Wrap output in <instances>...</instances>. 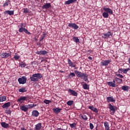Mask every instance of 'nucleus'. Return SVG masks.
<instances>
[{
  "instance_id": "f257e3e1",
  "label": "nucleus",
  "mask_w": 130,
  "mask_h": 130,
  "mask_svg": "<svg viewBox=\"0 0 130 130\" xmlns=\"http://www.w3.org/2000/svg\"><path fill=\"white\" fill-rule=\"evenodd\" d=\"M43 77L42 74L40 73H35L30 77V80L31 82H38Z\"/></svg>"
},
{
  "instance_id": "f03ea898",
  "label": "nucleus",
  "mask_w": 130,
  "mask_h": 130,
  "mask_svg": "<svg viewBox=\"0 0 130 130\" xmlns=\"http://www.w3.org/2000/svg\"><path fill=\"white\" fill-rule=\"evenodd\" d=\"M75 73L76 76L78 77V78H81V79H83V80L84 81H85V82H87V81H88V77H89L88 74H86L85 73H83L78 71H75Z\"/></svg>"
},
{
  "instance_id": "7ed1b4c3",
  "label": "nucleus",
  "mask_w": 130,
  "mask_h": 130,
  "mask_svg": "<svg viewBox=\"0 0 130 130\" xmlns=\"http://www.w3.org/2000/svg\"><path fill=\"white\" fill-rule=\"evenodd\" d=\"M103 10L105 11V12L103 13V17H104V18H108V17H109V14L113 15V11L110 8H104Z\"/></svg>"
},
{
  "instance_id": "20e7f679",
  "label": "nucleus",
  "mask_w": 130,
  "mask_h": 130,
  "mask_svg": "<svg viewBox=\"0 0 130 130\" xmlns=\"http://www.w3.org/2000/svg\"><path fill=\"white\" fill-rule=\"evenodd\" d=\"M113 34L111 31H108L107 32L102 34V37L103 39H108L109 38H111L112 37Z\"/></svg>"
},
{
  "instance_id": "39448f33",
  "label": "nucleus",
  "mask_w": 130,
  "mask_h": 130,
  "mask_svg": "<svg viewBox=\"0 0 130 130\" xmlns=\"http://www.w3.org/2000/svg\"><path fill=\"white\" fill-rule=\"evenodd\" d=\"M18 83L21 85H24L27 83V77L22 76L21 78H19L18 79Z\"/></svg>"
},
{
  "instance_id": "423d86ee",
  "label": "nucleus",
  "mask_w": 130,
  "mask_h": 130,
  "mask_svg": "<svg viewBox=\"0 0 130 130\" xmlns=\"http://www.w3.org/2000/svg\"><path fill=\"white\" fill-rule=\"evenodd\" d=\"M110 62H111V59L103 60L101 62V66L102 67H107V66H108Z\"/></svg>"
},
{
  "instance_id": "0eeeda50",
  "label": "nucleus",
  "mask_w": 130,
  "mask_h": 130,
  "mask_svg": "<svg viewBox=\"0 0 130 130\" xmlns=\"http://www.w3.org/2000/svg\"><path fill=\"white\" fill-rule=\"evenodd\" d=\"M68 93H70V95H71L72 96H74L75 97H77V96H78V92H77L76 91L69 88L68 90Z\"/></svg>"
},
{
  "instance_id": "6e6552de",
  "label": "nucleus",
  "mask_w": 130,
  "mask_h": 130,
  "mask_svg": "<svg viewBox=\"0 0 130 130\" xmlns=\"http://www.w3.org/2000/svg\"><path fill=\"white\" fill-rule=\"evenodd\" d=\"M68 27H70L71 28H73L75 30H77V29H79V26L77 25L75 23H70L68 24Z\"/></svg>"
},
{
  "instance_id": "1a4fd4ad",
  "label": "nucleus",
  "mask_w": 130,
  "mask_h": 130,
  "mask_svg": "<svg viewBox=\"0 0 130 130\" xmlns=\"http://www.w3.org/2000/svg\"><path fill=\"white\" fill-rule=\"evenodd\" d=\"M109 108L111 111V115H113V114L115 113V108L114 106H112L111 104H109Z\"/></svg>"
},
{
  "instance_id": "9d476101",
  "label": "nucleus",
  "mask_w": 130,
  "mask_h": 130,
  "mask_svg": "<svg viewBox=\"0 0 130 130\" xmlns=\"http://www.w3.org/2000/svg\"><path fill=\"white\" fill-rule=\"evenodd\" d=\"M26 100H27V96H21L17 99V102H19V103H23V102L26 101Z\"/></svg>"
},
{
  "instance_id": "9b49d317",
  "label": "nucleus",
  "mask_w": 130,
  "mask_h": 130,
  "mask_svg": "<svg viewBox=\"0 0 130 130\" xmlns=\"http://www.w3.org/2000/svg\"><path fill=\"white\" fill-rule=\"evenodd\" d=\"M37 54H39V55H46L48 52L46 50H41V51H38L36 52Z\"/></svg>"
},
{
  "instance_id": "f8f14e48",
  "label": "nucleus",
  "mask_w": 130,
  "mask_h": 130,
  "mask_svg": "<svg viewBox=\"0 0 130 130\" xmlns=\"http://www.w3.org/2000/svg\"><path fill=\"white\" fill-rule=\"evenodd\" d=\"M107 102L108 103H110V102H112L113 103H115V99L113 98V96H108L107 98Z\"/></svg>"
},
{
  "instance_id": "ddd939ff",
  "label": "nucleus",
  "mask_w": 130,
  "mask_h": 130,
  "mask_svg": "<svg viewBox=\"0 0 130 130\" xmlns=\"http://www.w3.org/2000/svg\"><path fill=\"white\" fill-rule=\"evenodd\" d=\"M20 109L22 110V111H24V112H27L28 111V108L27 105H23L20 106Z\"/></svg>"
},
{
  "instance_id": "4468645a",
  "label": "nucleus",
  "mask_w": 130,
  "mask_h": 130,
  "mask_svg": "<svg viewBox=\"0 0 130 130\" xmlns=\"http://www.w3.org/2000/svg\"><path fill=\"white\" fill-rule=\"evenodd\" d=\"M50 8H51V4L50 3H46L42 6V9L44 10H48Z\"/></svg>"
},
{
  "instance_id": "2eb2a0df",
  "label": "nucleus",
  "mask_w": 130,
  "mask_h": 130,
  "mask_svg": "<svg viewBox=\"0 0 130 130\" xmlns=\"http://www.w3.org/2000/svg\"><path fill=\"white\" fill-rule=\"evenodd\" d=\"M1 57L2 58H8V57L11 56V54L9 53H3L1 55Z\"/></svg>"
},
{
  "instance_id": "dca6fc26",
  "label": "nucleus",
  "mask_w": 130,
  "mask_h": 130,
  "mask_svg": "<svg viewBox=\"0 0 130 130\" xmlns=\"http://www.w3.org/2000/svg\"><path fill=\"white\" fill-rule=\"evenodd\" d=\"M14 11L11 10H7L4 12V15H9V16H13L14 15Z\"/></svg>"
},
{
  "instance_id": "f3484780",
  "label": "nucleus",
  "mask_w": 130,
  "mask_h": 130,
  "mask_svg": "<svg viewBox=\"0 0 130 130\" xmlns=\"http://www.w3.org/2000/svg\"><path fill=\"white\" fill-rule=\"evenodd\" d=\"M31 115L34 117H38L39 116V112L37 110H34L32 112Z\"/></svg>"
},
{
  "instance_id": "a211bd4d",
  "label": "nucleus",
  "mask_w": 130,
  "mask_h": 130,
  "mask_svg": "<svg viewBox=\"0 0 130 130\" xmlns=\"http://www.w3.org/2000/svg\"><path fill=\"white\" fill-rule=\"evenodd\" d=\"M68 62L69 67H71V68H76V67H77V65L74 64L70 59H68Z\"/></svg>"
},
{
  "instance_id": "6ab92c4d",
  "label": "nucleus",
  "mask_w": 130,
  "mask_h": 130,
  "mask_svg": "<svg viewBox=\"0 0 130 130\" xmlns=\"http://www.w3.org/2000/svg\"><path fill=\"white\" fill-rule=\"evenodd\" d=\"M11 106V102H7L4 104L3 106L2 107L4 108V109H8L9 107Z\"/></svg>"
},
{
  "instance_id": "aec40b11",
  "label": "nucleus",
  "mask_w": 130,
  "mask_h": 130,
  "mask_svg": "<svg viewBox=\"0 0 130 130\" xmlns=\"http://www.w3.org/2000/svg\"><path fill=\"white\" fill-rule=\"evenodd\" d=\"M42 125V124L41 123H39L37 124L35 127V130H40L41 129V126Z\"/></svg>"
},
{
  "instance_id": "412c9836",
  "label": "nucleus",
  "mask_w": 130,
  "mask_h": 130,
  "mask_svg": "<svg viewBox=\"0 0 130 130\" xmlns=\"http://www.w3.org/2000/svg\"><path fill=\"white\" fill-rule=\"evenodd\" d=\"M89 109H90V110H92L93 111V112H95V113H98V109L97 108H94L93 106H89L88 107Z\"/></svg>"
},
{
  "instance_id": "4be33fe9",
  "label": "nucleus",
  "mask_w": 130,
  "mask_h": 130,
  "mask_svg": "<svg viewBox=\"0 0 130 130\" xmlns=\"http://www.w3.org/2000/svg\"><path fill=\"white\" fill-rule=\"evenodd\" d=\"M77 0H68L64 3V5H71V4H74Z\"/></svg>"
},
{
  "instance_id": "5701e85b",
  "label": "nucleus",
  "mask_w": 130,
  "mask_h": 130,
  "mask_svg": "<svg viewBox=\"0 0 130 130\" xmlns=\"http://www.w3.org/2000/svg\"><path fill=\"white\" fill-rule=\"evenodd\" d=\"M62 110V109H59V108H56L53 109V112L55 113L56 114L59 113L60 111Z\"/></svg>"
},
{
  "instance_id": "b1692460",
  "label": "nucleus",
  "mask_w": 130,
  "mask_h": 130,
  "mask_svg": "<svg viewBox=\"0 0 130 130\" xmlns=\"http://www.w3.org/2000/svg\"><path fill=\"white\" fill-rule=\"evenodd\" d=\"M18 91L20 92V93H25L27 92V88L26 87H21L18 89Z\"/></svg>"
},
{
  "instance_id": "393cba45",
  "label": "nucleus",
  "mask_w": 130,
  "mask_h": 130,
  "mask_svg": "<svg viewBox=\"0 0 130 130\" xmlns=\"http://www.w3.org/2000/svg\"><path fill=\"white\" fill-rule=\"evenodd\" d=\"M1 125H2V127H4V128H8V127H9V124H8L5 122H2Z\"/></svg>"
},
{
  "instance_id": "a878e982",
  "label": "nucleus",
  "mask_w": 130,
  "mask_h": 130,
  "mask_svg": "<svg viewBox=\"0 0 130 130\" xmlns=\"http://www.w3.org/2000/svg\"><path fill=\"white\" fill-rule=\"evenodd\" d=\"M82 87L84 90H89L90 86L87 84V83H84L82 85Z\"/></svg>"
},
{
  "instance_id": "bb28decb",
  "label": "nucleus",
  "mask_w": 130,
  "mask_h": 130,
  "mask_svg": "<svg viewBox=\"0 0 130 130\" xmlns=\"http://www.w3.org/2000/svg\"><path fill=\"white\" fill-rule=\"evenodd\" d=\"M107 84L108 86H109L110 87H116V84L113 83V82H108Z\"/></svg>"
},
{
  "instance_id": "cd10ccee",
  "label": "nucleus",
  "mask_w": 130,
  "mask_h": 130,
  "mask_svg": "<svg viewBox=\"0 0 130 130\" xmlns=\"http://www.w3.org/2000/svg\"><path fill=\"white\" fill-rule=\"evenodd\" d=\"M73 40L76 43H80V40L78 37H74L73 38Z\"/></svg>"
},
{
  "instance_id": "c85d7f7f",
  "label": "nucleus",
  "mask_w": 130,
  "mask_h": 130,
  "mask_svg": "<svg viewBox=\"0 0 130 130\" xmlns=\"http://www.w3.org/2000/svg\"><path fill=\"white\" fill-rule=\"evenodd\" d=\"M104 126L106 130H109V124L107 122V121H105L104 122Z\"/></svg>"
},
{
  "instance_id": "c756f323",
  "label": "nucleus",
  "mask_w": 130,
  "mask_h": 130,
  "mask_svg": "<svg viewBox=\"0 0 130 130\" xmlns=\"http://www.w3.org/2000/svg\"><path fill=\"white\" fill-rule=\"evenodd\" d=\"M122 90H123V91H128V89H129V87L127 86H122Z\"/></svg>"
},
{
  "instance_id": "7c9ffc66",
  "label": "nucleus",
  "mask_w": 130,
  "mask_h": 130,
  "mask_svg": "<svg viewBox=\"0 0 130 130\" xmlns=\"http://www.w3.org/2000/svg\"><path fill=\"white\" fill-rule=\"evenodd\" d=\"M6 100H7V97H6V96H0V102H4V101H6Z\"/></svg>"
},
{
  "instance_id": "2f4dec72",
  "label": "nucleus",
  "mask_w": 130,
  "mask_h": 130,
  "mask_svg": "<svg viewBox=\"0 0 130 130\" xmlns=\"http://www.w3.org/2000/svg\"><path fill=\"white\" fill-rule=\"evenodd\" d=\"M74 77H76V74L75 73H71L69 74V78L72 79V78H74Z\"/></svg>"
},
{
  "instance_id": "473e14b6",
  "label": "nucleus",
  "mask_w": 130,
  "mask_h": 130,
  "mask_svg": "<svg viewBox=\"0 0 130 130\" xmlns=\"http://www.w3.org/2000/svg\"><path fill=\"white\" fill-rule=\"evenodd\" d=\"M115 81L117 82V83L121 84V83L122 82V79L118 78H115Z\"/></svg>"
},
{
  "instance_id": "72a5a7b5",
  "label": "nucleus",
  "mask_w": 130,
  "mask_h": 130,
  "mask_svg": "<svg viewBox=\"0 0 130 130\" xmlns=\"http://www.w3.org/2000/svg\"><path fill=\"white\" fill-rule=\"evenodd\" d=\"M123 74H127V72L130 71L129 68L126 69H122Z\"/></svg>"
},
{
  "instance_id": "f704fd0d",
  "label": "nucleus",
  "mask_w": 130,
  "mask_h": 130,
  "mask_svg": "<svg viewBox=\"0 0 130 130\" xmlns=\"http://www.w3.org/2000/svg\"><path fill=\"white\" fill-rule=\"evenodd\" d=\"M25 30H26V28H25V27H19V29L18 30L20 33H22V32H25Z\"/></svg>"
},
{
  "instance_id": "c9c22d12",
  "label": "nucleus",
  "mask_w": 130,
  "mask_h": 130,
  "mask_svg": "<svg viewBox=\"0 0 130 130\" xmlns=\"http://www.w3.org/2000/svg\"><path fill=\"white\" fill-rule=\"evenodd\" d=\"M67 105H68L69 106H72V105H73L74 104V101H69L67 103Z\"/></svg>"
},
{
  "instance_id": "e433bc0d",
  "label": "nucleus",
  "mask_w": 130,
  "mask_h": 130,
  "mask_svg": "<svg viewBox=\"0 0 130 130\" xmlns=\"http://www.w3.org/2000/svg\"><path fill=\"white\" fill-rule=\"evenodd\" d=\"M69 125L71 127V128H76L77 124H76V123H73L72 124H69Z\"/></svg>"
},
{
  "instance_id": "4c0bfd02",
  "label": "nucleus",
  "mask_w": 130,
  "mask_h": 130,
  "mask_svg": "<svg viewBox=\"0 0 130 130\" xmlns=\"http://www.w3.org/2000/svg\"><path fill=\"white\" fill-rule=\"evenodd\" d=\"M81 118L83 119V120H88V117L85 115H82L81 116Z\"/></svg>"
},
{
  "instance_id": "58836bf2",
  "label": "nucleus",
  "mask_w": 130,
  "mask_h": 130,
  "mask_svg": "<svg viewBox=\"0 0 130 130\" xmlns=\"http://www.w3.org/2000/svg\"><path fill=\"white\" fill-rule=\"evenodd\" d=\"M35 106H36V105H34V104L27 105V107L28 109L32 108V107H35Z\"/></svg>"
},
{
  "instance_id": "ea45409f",
  "label": "nucleus",
  "mask_w": 130,
  "mask_h": 130,
  "mask_svg": "<svg viewBox=\"0 0 130 130\" xmlns=\"http://www.w3.org/2000/svg\"><path fill=\"white\" fill-rule=\"evenodd\" d=\"M23 13L24 14H28V13H29V9H28V8H24Z\"/></svg>"
},
{
  "instance_id": "a19ab883",
  "label": "nucleus",
  "mask_w": 130,
  "mask_h": 130,
  "mask_svg": "<svg viewBox=\"0 0 130 130\" xmlns=\"http://www.w3.org/2000/svg\"><path fill=\"white\" fill-rule=\"evenodd\" d=\"M5 113H7V114H9L10 115H11V114L12 113V111H11V110H6Z\"/></svg>"
},
{
  "instance_id": "79ce46f5",
  "label": "nucleus",
  "mask_w": 130,
  "mask_h": 130,
  "mask_svg": "<svg viewBox=\"0 0 130 130\" xmlns=\"http://www.w3.org/2000/svg\"><path fill=\"white\" fill-rule=\"evenodd\" d=\"M46 36V34H44L42 37L40 39V41H42L44 38H45V37Z\"/></svg>"
},
{
  "instance_id": "37998d69",
  "label": "nucleus",
  "mask_w": 130,
  "mask_h": 130,
  "mask_svg": "<svg viewBox=\"0 0 130 130\" xmlns=\"http://www.w3.org/2000/svg\"><path fill=\"white\" fill-rule=\"evenodd\" d=\"M20 66L21 68H25V67H26V66H27V64H26V63H25V62L23 63V62H22L21 63V64H20Z\"/></svg>"
},
{
  "instance_id": "c03bdc74",
  "label": "nucleus",
  "mask_w": 130,
  "mask_h": 130,
  "mask_svg": "<svg viewBox=\"0 0 130 130\" xmlns=\"http://www.w3.org/2000/svg\"><path fill=\"white\" fill-rule=\"evenodd\" d=\"M14 58L15 60H18V59H20V56L16 55L14 56Z\"/></svg>"
},
{
  "instance_id": "a18cd8bd",
  "label": "nucleus",
  "mask_w": 130,
  "mask_h": 130,
  "mask_svg": "<svg viewBox=\"0 0 130 130\" xmlns=\"http://www.w3.org/2000/svg\"><path fill=\"white\" fill-rule=\"evenodd\" d=\"M44 103H45L46 104H49V103H50V102H51V101H49V100H46L44 101Z\"/></svg>"
},
{
  "instance_id": "49530a36",
  "label": "nucleus",
  "mask_w": 130,
  "mask_h": 130,
  "mask_svg": "<svg viewBox=\"0 0 130 130\" xmlns=\"http://www.w3.org/2000/svg\"><path fill=\"white\" fill-rule=\"evenodd\" d=\"M89 127H90V129H93L94 128V125H93L92 124V123H90Z\"/></svg>"
},
{
  "instance_id": "de8ad7c7",
  "label": "nucleus",
  "mask_w": 130,
  "mask_h": 130,
  "mask_svg": "<svg viewBox=\"0 0 130 130\" xmlns=\"http://www.w3.org/2000/svg\"><path fill=\"white\" fill-rule=\"evenodd\" d=\"M116 76H117V77H118L119 78H120L121 79H123V76H122V75L119 74H116Z\"/></svg>"
},
{
  "instance_id": "09e8293b",
  "label": "nucleus",
  "mask_w": 130,
  "mask_h": 130,
  "mask_svg": "<svg viewBox=\"0 0 130 130\" xmlns=\"http://www.w3.org/2000/svg\"><path fill=\"white\" fill-rule=\"evenodd\" d=\"M24 33H26V34H27L28 35H31V32L28 31L27 29H25Z\"/></svg>"
},
{
  "instance_id": "8fccbe9b",
  "label": "nucleus",
  "mask_w": 130,
  "mask_h": 130,
  "mask_svg": "<svg viewBox=\"0 0 130 130\" xmlns=\"http://www.w3.org/2000/svg\"><path fill=\"white\" fill-rule=\"evenodd\" d=\"M9 6V2L8 1H6L3 5V7H7Z\"/></svg>"
},
{
  "instance_id": "3c124183",
  "label": "nucleus",
  "mask_w": 130,
  "mask_h": 130,
  "mask_svg": "<svg viewBox=\"0 0 130 130\" xmlns=\"http://www.w3.org/2000/svg\"><path fill=\"white\" fill-rule=\"evenodd\" d=\"M118 72L119 73V74H122L123 73L122 68L119 69Z\"/></svg>"
},
{
  "instance_id": "603ef678",
  "label": "nucleus",
  "mask_w": 130,
  "mask_h": 130,
  "mask_svg": "<svg viewBox=\"0 0 130 130\" xmlns=\"http://www.w3.org/2000/svg\"><path fill=\"white\" fill-rule=\"evenodd\" d=\"M23 26H24L23 23H20V25H18V28H24Z\"/></svg>"
},
{
  "instance_id": "864d4df0",
  "label": "nucleus",
  "mask_w": 130,
  "mask_h": 130,
  "mask_svg": "<svg viewBox=\"0 0 130 130\" xmlns=\"http://www.w3.org/2000/svg\"><path fill=\"white\" fill-rule=\"evenodd\" d=\"M88 59H90V60H92V59H93V58H92V57H91V56H88Z\"/></svg>"
},
{
  "instance_id": "5fc2aeb1",
  "label": "nucleus",
  "mask_w": 130,
  "mask_h": 130,
  "mask_svg": "<svg viewBox=\"0 0 130 130\" xmlns=\"http://www.w3.org/2000/svg\"><path fill=\"white\" fill-rule=\"evenodd\" d=\"M57 130H63V129H62L61 128H57Z\"/></svg>"
},
{
  "instance_id": "6e6d98bb",
  "label": "nucleus",
  "mask_w": 130,
  "mask_h": 130,
  "mask_svg": "<svg viewBox=\"0 0 130 130\" xmlns=\"http://www.w3.org/2000/svg\"><path fill=\"white\" fill-rule=\"evenodd\" d=\"M115 79L113 80V82H112L113 83V84H115Z\"/></svg>"
},
{
  "instance_id": "4d7b16f0",
  "label": "nucleus",
  "mask_w": 130,
  "mask_h": 130,
  "mask_svg": "<svg viewBox=\"0 0 130 130\" xmlns=\"http://www.w3.org/2000/svg\"><path fill=\"white\" fill-rule=\"evenodd\" d=\"M23 27L25 28L26 27V23H23Z\"/></svg>"
},
{
  "instance_id": "13d9d810",
  "label": "nucleus",
  "mask_w": 130,
  "mask_h": 130,
  "mask_svg": "<svg viewBox=\"0 0 130 130\" xmlns=\"http://www.w3.org/2000/svg\"><path fill=\"white\" fill-rule=\"evenodd\" d=\"M21 129L22 130H27L26 128H21Z\"/></svg>"
},
{
  "instance_id": "bf43d9fd",
  "label": "nucleus",
  "mask_w": 130,
  "mask_h": 130,
  "mask_svg": "<svg viewBox=\"0 0 130 130\" xmlns=\"http://www.w3.org/2000/svg\"><path fill=\"white\" fill-rule=\"evenodd\" d=\"M128 63H129V64H130V58H128Z\"/></svg>"
},
{
  "instance_id": "052dcab7",
  "label": "nucleus",
  "mask_w": 130,
  "mask_h": 130,
  "mask_svg": "<svg viewBox=\"0 0 130 130\" xmlns=\"http://www.w3.org/2000/svg\"><path fill=\"white\" fill-rule=\"evenodd\" d=\"M60 73H64V71H60Z\"/></svg>"
},
{
  "instance_id": "680f3d73",
  "label": "nucleus",
  "mask_w": 130,
  "mask_h": 130,
  "mask_svg": "<svg viewBox=\"0 0 130 130\" xmlns=\"http://www.w3.org/2000/svg\"><path fill=\"white\" fill-rule=\"evenodd\" d=\"M90 51H91L88 50V51H87V52H89Z\"/></svg>"
},
{
  "instance_id": "e2e57ef3",
  "label": "nucleus",
  "mask_w": 130,
  "mask_h": 130,
  "mask_svg": "<svg viewBox=\"0 0 130 130\" xmlns=\"http://www.w3.org/2000/svg\"><path fill=\"white\" fill-rule=\"evenodd\" d=\"M76 69H77L76 68H75V70H76Z\"/></svg>"
},
{
  "instance_id": "0e129e2a",
  "label": "nucleus",
  "mask_w": 130,
  "mask_h": 130,
  "mask_svg": "<svg viewBox=\"0 0 130 130\" xmlns=\"http://www.w3.org/2000/svg\"><path fill=\"white\" fill-rule=\"evenodd\" d=\"M109 1H111V0H109Z\"/></svg>"
},
{
  "instance_id": "69168bd1",
  "label": "nucleus",
  "mask_w": 130,
  "mask_h": 130,
  "mask_svg": "<svg viewBox=\"0 0 130 130\" xmlns=\"http://www.w3.org/2000/svg\"><path fill=\"white\" fill-rule=\"evenodd\" d=\"M0 75H1V73H0Z\"/></svg>"
}]
</instances>
